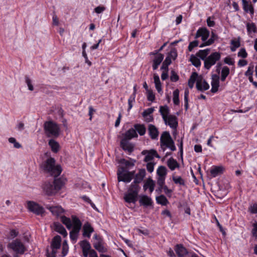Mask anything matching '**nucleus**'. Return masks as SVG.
<instances>
[{
  "instance_id": "1",
  "label": "nucleus",
  "mask_w": 257,
  "mask_h": 257,
  "mask_svg": "<svg viewBox=\"0 0 257 257\" xmlns=\"http://www.w3.org/2000/svg\"><path fill=\"white\" fill-rule=\"evenodd\" d=\"M64 182L61 178L55 179L52 182H45L42 186L43 192L48 196H51L59 191L64 186Z\"/></svg>"
},
{
  "instance_id": "2",
  "label": "nucleus",
  "mask_w": 257,
  "mask_h": 257,
  "mask_svg": "<svg viewBox=\"0 0 257 257\" xmlns=\"http://www.w3.org/2000/svg\"><path fill=\"white\" fill-rule=\"evenodd\" d=\"M44 171L54 177L59 176L62 172L60 165H55V160L53 158H49L42 164Z\"/></svg>"
},
{
  "instance_id": "3",
  "label": "nucleus",
  "mask_w": 257,
  "mask_h": 257,
  "mask_svg": "<svg viewBox=\"0 0 257 257\" xmlns=\"http://www.w3.org/2000/svg\"><path fill=\"white\" fill-rule=\"evenodd\" d=\"M44 130L48 137L57 138L60 135L59 125L52 120L45 121L44 123Z\"/></svg>"
},
{
  "instance_id": "4",
  "label": "nucleus",
  "mask_w": 257,
  "mask_h": 257,
  "mask_svg": "<svg viewBox=\"0 0 257 257\" xmlns=\"http://www.w3.org/2000/svg\"><path fill=\"white\" fill-rule=\"evenodd\" d=\"M140 189L133 186H130L128 191L124 194V200L127 203H135L137 201Z\"/></svg>"
},
{
  "instance_id": "5",
  "label": "nucleus",
  "mask_w": 257,
  "mask_h": 257,
  "mask_svg": "<svg viewBox=\"0 0 257 257\" xmlns=\"http://www.w3.org/2000/svg\"><path fill=\"white\" fill-rule=\"evenodd\" d=\"M220 58L221 54L219 52H215L212 53L204 61V68L207 70H209Z\"/></svg>"
},
{
  "instance_id": "6",
  "label": "nucleus",
  "mask_w": 257,
  "mask_h": 257,
  "mask_svg": "<svg viewBox=\"0 0 257 257\" xmlns=\"http://www.w3.org/2000/svg\"><path fill=\"white\" fill-rule=\"evenodd\" d=\"M27 208L30 212L37 215L43 216L45 213V209L42 206L32 201L27 202Z\"/></svg>"
},
{
  "instance_id": "7",
  "label": "nucleus",
  "mask_w": 257,
  "mask_h": 257,
  "mask_svg": "<svg viewBox=\"0 0 257 257\" xmlns=\"http://www.w3.org/2000/svg\"><path fill=\"white\" fill-rule=\"evenodd\" d=\"M8 247L13 249L16 253L20 254L24 253L26 250L24 244L18 239H16L9 243Z\"/></svg>"
},
{
  "instance_id": "8",
  "label": "nucleus",
  "mask_w": 257,
  "mask_h": 257,
  "mask_svg": "<svg viewBox=\"0 0 257 257\" xmlns=\"http://www.w3.org/2000/svg\"><path fill=\"white\" fill-rule=\"evenodd\" d=\"M117 180L118 182L130 183L132 181V178L127 173V169L124 167H119L117 171Z\"/></svg>"
},
{
  "instance_id": "9",
  "label": "nucleus",
  "mask_w": 257,
  "mask_h": 257,
  "mask_svg": "<svg viewBox=\"0 0 257 257\" xmlns=\"http://www.w3.org/2000/svg\"><path fill=\"white\" fill-rule=\"evenodd\" d=\"M146 176V170L145 169L139 170V172L136 174L134 181L131 183V186L137 187L138 188L141 189L139 184L141 183Z\"/></svg>"
},
{
  "instance_id": "10",
  "label": "nucleus",
  "mask_w": 257,
  "mask_h": 257,
  "mask_svg": "<svg viewBox=\"0 0 257 257\" xmlns=\"http://www.w3.org/2000/svg\"><path fill=\"white\" fill-rule=\"evenodd\" d=\"M209 31L205 27L200 28L197 31L195 38L197 39L201 37L202 41H205L209 36Z\"/></svg>"
},
{
  "instance_id": "11",
  "label": "nucleus",
  "mask_w": 257,
  "mask_h": 257,
  "mask_svg": "<svg viewBox=\"0 0 257 257\" xmlns=\"http://www.w3.org/2000/svg\"><path fill=\"white\" fill-rule=\"evenodd\" d=\"M164 120L166 125H168L173 129H176L178 126L177 117L174 115H169Z\"/></svg>"
},
{
  "instance_id": "12",
  "label": "nucleus",
  "mask_w": 257,
  "mask_h": 257,
  "mask_svg": "<svg viewBox=\"0 0 257 257\" xmlns=\"http://www.w3.org/2000/svg\"><path fill=\"white\" fill-rule=\"evenodd\" d=\"M211 85L212 86L211 91L212 93H216L219 86V76L217 74H213L212 75V80Z\"/></svg>"
},
{
  "instance_id": "13",
  "label": "nucleus",
  "mask_w": 257,
  "mask_h": 257,
  "mask_svg": "<svg viewBox=\"0 0 257 257\" xmlns=\"http://www.w3.org/2000/svg\"><path fill=\"white\" fill-rule=\"evenodd\" d=\"M120 146L124 151H127L130 154L134 150V145L130 143L129 141H126L125 139L121 140Z\"/></svg>"
},
{
  "instance_id": "14",
  "label": "nucleus",
  "mask_w": 257,
  "mask_h": 257,
  "mask_svg": "<svg viewBox=\"0 0 257 257\" xmlns=\"http://www.w3.org/2000/svg\"><path fill=\"white\" fill-rule=\"evenodd\" d=\"M93 231L94 229L91 224L88 222H85L83 226V236L84 237L90 238L91 233Z\"/></svg>"
},
{
  "instance_id": "15",
  "label": "nucleus",
  "mask_w": 257,
  "mask_h": 257,
  "mask_svg": "<svg viewBox=\"0 0 257 257\" xmlns=\"http://www.w3.org/2000/svg\"><path fill=\"white\" fill-rule=\"evenodd\" d=\"M174 249L178 257H184L188 253L187 249L182 244L176 245Z\"/></svg>"
},
{
  "instance_id": "16",
  "label": "nucleus",
  "mask_w": 257,
  "mask_h": 257,
  "mask_svg": "<svg viewBox=\"0 0 257 257\" xmlns=\"http://www.w3.org/2000/svg\"><path fill=\"white\" fill-rule=\"evenodd\" d=\"M196 88L200 91H204L209 88V84L205 80L202 79H198L196 82Z\"/></svg>"
},
{
  "instance_id": "17",
  "label": "nucleus",
  "mask_w": 257,
  "mask_h": 257,
  "mask_svg": "<svg viewBox=\"0 0 257 257\" xmlns=\"http://www.w3.org/2000/svg\"><path fill=\"white\" fill-rule=\"evenodd\" d=\"M149 135L152 140L157 139L159 136V131L157 128L153 124L148 125Z\"/></svg>"
},
{
  "instance_id": "18",
  "label": "nucleus",
  "mask_w": 257,
  "mask_h": 257,
  "mask_svg": "<svg viewBox=\"0 0 257 257\" xmlns=\"http://www.w3.org/2000/svg\"><path fill=\"white\" fill-rule=\"evenodd\" d=\"M138 135L136 130L134 128H131L127 130L123 135V137L122 139H125L126 141H130V140L138 138Z\"/></svg>"
},
{
  "instance_id": "19",
  "label": "nucleus",
  "mask_w": 257,
  "mask_h": 257,
  "mask_svg": "<svg viewBox=\"0 0 257 257\" xmlns=\"http://www.w3.org/2000/svg\"><path fill=\"white\" fill-rule=\"evenodd\" d=\"M54 230L61 234L64 237L67 236V232L64 226L59 222H54L53 224Z\"/></svg>"
},
{
  "instance_id": "20",
  "label": "nucleus",
  "mask_w": 257,
  "mask_h": 257,
  "mask_svg": "<svg viewBox=\"0 0 257 257\" xmlns=\"http://www.w3.org/2000/svg\"><path fill=\"white\" fill-rule=\"evenodd\" d=\"M61 241L62 239L60 235H57L55 236L51 243V248L59 249L61 247Z\"/></svg>"
},
{
  "instance_id": "21",
  "label": "nucleus",
  "mask_w": 257,
  "mask_h": 257,
  "mask_svg": "<svg viewBox=\"0 0 257 257\" xmlns=\"http://www.w3.org/2000/svg\"><path fill=\"white\" fill-rule=\"evenodd\" d=\"M140 205H143L145 207H148L152 205L153 201L152 199L147 195H144L140 196L139 200Z\"/></svg>"
},
{
  "instance_id": "22",
  "label": "nucleus",
  "mask_w": 257,
  "mask_h": 257,
  "mask_svg": "<svg viewBox=\"0 0 257 257\" xmlns=\"http://www.w3.org/2000/svg\"><path fill=\"white\" fill-rule=\"evenodd\" d=\"M154 157L160 158V156L158 154L156 151L154 150H151L146 155L144 161V162H148L153 160Z\"/></svg>"
},
{
  "instance_id": "23",
  "label": "nucleus",
  "mask_w": 257,
  "mask_h": 257,
  "mask_svg": "<svg viewBox=\"0 0 257 257\" xmlns=\"http://www.w3.org/2000/svg\"><path fill=\"white\" fill-rule=\"evenodd\" d=\"M164 57V56L163 54H160L158 56H156L153 61L152 67L154 70L157 69L158 66L163 60Z\"/></svg>"
},
{
  "instance_id": "24",
  "label": "nucleus",
  "mask_w": 257,
  "mask_h": 257,
  "mask_svg": "<svg viewBox=\"0 0 257 257\" xmlns=\"http://www.w3.org/2000/svg\"><path fill=\"white\" fill-rule=\"evenodd\" d=\"M134 127L136 132L138 133L140 136H144L146 133V128L144 124H135L134 125Z\"/></svg>"
},
{
  "instance_id": "25",
  "label": "nucleus",
  "mask_w": 257,
  "mask_h": 257,
  "mask_svg": "<svg viewBox=\"0 0 257 257\" xmlns=\"http://www.w3.org/2000/svg\"><path fill=\"white\" fill-rule=\"evenodd\" d=\"M72 221L73 224V229L79 231L82 226L80 219L77 216L73 215L72 216Z\"/></svg>"
},
{
  "instance_id": "26",
  "label": "nucleus",
  "mask_w": 257,
  "mask_h": 257,
  "mask_svg": "<svg viewBox=\"0 0 257 257\" xmlns=\"http://www.w3.org/2000/svg\"><path fill=\"white\" fill-rule=\"evenodd\" d=\"M155 183L153 180L151 178H148L145 183L143 188L145 191L149 189L150 192H152L154 190Z\"/></svg>"
},
{
  "instance_id": "27",
  "label": "nucleus",
  "mask_w": 257,
  "mask_h": 257,
  "mask_svg": "<svg viewBox=\"0 0 257 257\" xmlns=\"http://www.w3.org/2000/svg\"><path fill=\"white\" fill-rule=\"evenodd\" d=\"M47 208L56 216H59L64 212V209L60 206H50Z\"/></svg>"
},
{
  "instance_id": "28",
  "label": "nucleus",
  "mask_w": 257,
  "mask_h": 257,
  "mask_svg": "<svg viewBox=\"0 0 257 257\" xmlns=\"http://www.w3.org/2000/svg\"><path fill=\"white\" fill-rule=\"evenodd\" d=\"M154 80L155 84V87L159 93H162V84L160 80L159 76L157 74H154Z\"/></svg>"
},
{
  "instance_id": "29",
  "label": "nucleus",
  "mask_w": 257,
  "mask_h": 257,
  "mask_svg": "<svg viewBox=\"0 0 257 257\" xmlns=\"http://www.w3.org/2000/svg\"><path fill=\"white\" fill-rule=\"evenodd\" d=\"M48 144L53 152L57 153L58 152L60 146L57 142L53 139H50L49 141Z\"/></svg>"
},
{
  "instance_id": "30",
  "label": "nucleus",
  "mask_w": 257,
  "mask_h": 257,
  "mask_svg": "<svg viewBox=\"0 0 257 257\" xmlns=\"http://www.w3.org/2000/svg\"><path fill=\"white\" fill-rule=\"evenodd\" d=\"M222 173V167L221 166H213L210 170V174L212 177H216Z\"/></svg>"
},
{
  "instance_id": "31",
  "label": "nucleus",
  "mask_w": 257,
  "mask_h": 257,
  "mask_svg": "<svg viewBox=\"0 0 257 257\" xmlns=\"http://www.w3.org/2000/svg\"><path fill=\"white\" fill-rule=\"evenodd\" d=\"M159 111L162 116L163 120H166L167 117L170 113L169 108L167 105L160 106Z\"/></svg>"
},
{
  "instance_id": "32",
  "label": "nucleus",
  "mask_w": 257,
  "mask_h": 257,
  "mask_svg": "<svg viewBox=\"0 0 257 257\" xmlns=\"http://www.w3.org/2000/svg\"><path fill=\"white\" fill-rule=\"evenodd\" d=\"M167 165L172 171L174 170L176 168L179 167V164L177 161L173 158H170L168 160Z\"/></svg>"
},
{
  "instance_id": "33",
  "label": "nucleus",
  "mask_w": 257,
  "mask_h": 257,
  "mask_svg": "<svg viewBox=\"0 0 257 257\" xmlns=\"http://www.w3.org/2000/svg\"><path fill=\"white\" fill-rule=\"evenodd\" d=\"M131 161H128L125 160V159H121L119 163L120 164L124 165L126 167V169H129L131 167H134L135 166V163L136 162L135 160L131 159Z\"/></svg>"
},
{
  "instance_id": "34",
  "label": "nucleus",
  "mask_w": 257,
  "mask_h": 257,
  "mask_svg": "<svg viewBox=\"0 0 257 257\" xmlns=\"http://www.w3.org/2000/svg\"><path fill=\"white\" fill-rule=\"evenodd\" d=\"M230 72L229 68L227 66H224L221 71V81H224Z\"/></svg>"
},
{
  "instance_id": "35",
  "label": "nucleus",
  "mask_w": 257,
  "mask_h": 257,
  "mask_svg": "<svg viewBox=\"0 0 257 257\" xmlns=\"http://www.w3.org/2000/svg\"><path fill=\"white\" fill-rule=\"evenodd\" d=\"M170 136V133L168 132L165 131L161 135V138H160V143L161 147H163V145L166 143L168 142L170 139H168V137H169Z\"/></svg>"
},
{
  "instance_id": "36",
  "label": "nucleus",
  "mask_w": 257,
  "mask_h": 257,
  "mask_svg": "<svg viewBox=\"0 0 257 257\" xmlns=\"http://www.w3.org/2000/svg\"><path fill=\"white\" fill-rule=\"evenodd\" d=\"M196 56L192 54L190 56V61L192 63V65L195 67L198 68L201 66V61Z\"/></svg>"
},
{
  "instance_id": "37",
  "label": "nucleus",
  "mask_w": 257,
  "mask_h": 257,
  "mask_svg": "<svg viewBox=\"0 0 257 257\" xmlns=\"http://www.w3.org/2000/svg\"><path fill=\"white\" fill-rule=\"evenodd\" d=\"M242 2L243 10L246 13L249 12L251 14H253V7L248 4L246 0H242Z\"/></svg>"
},
{
  "instance_id": "38",
  "label": "nucleus",
  "mask_w": 257,
  "mask_h": 257,
  "mask_svg": "<svg viewBox=\"0 0 257 257\" xmlns=\"http://www.w3.org/2000/svg\"><path fill=\"white\" fill-rule=\"evenodd\" d=\"M168 139H170V140L166 142L164 145L163 146H165L166 147L170 149L172 151H175L176 150V147L174 144V142L172 139L171 136H169L168 137Z\"/></svg>"
},
{
  "instance_id": "39",
  "label": "nucleus",
  "mask_w": 257,
  "mask_h": 257,
  "mask_svg": "<svg viewBox=\"0 0 257 257\" xmlns=\"http://www.w3.org/2000/svg\"><path fill=\"white\" fill-rule=\"evenodd\" d=\"M156 201L158 204L162 205H167L169 203V201L167 198L164 195L156 197Z\"/></svg>"
},
{
  "instance_id": "40",
  "label": "nucleus",
  "mask_w": 257,
  "mask_h": 257,
  "mask_svg": "<svg viewBox=\"0 0 257 257\" xmlns=\"http://www.w3.org/2000/svg\"><path fill=\"white\" fill-rule=\"evenodd\" d=\"M61 221L64 224L66 225V227L68 229H70L72 228V221L69 218H68L65 216H63L61 217Z\"/></svg>"
},
{
  "instance_id": "41",
  "label": "nucleus",
  "mask_w": 257,
  "mask_h": 257,
  "mask_svg": "<svg viewBox=\"0 0 257 257\" xmlns=\"http://www.w3.org/2000/svg\"><path fill=\"white\" fill-rule=\"evenodd\" d=\"M157 174L159 177H165L167 174V169L165 166H160L157 170Z\"/></svg>"
},
{
  "instance_id": "42",
  "label": "nucleus",
  "mask_w": 257,
  "mask_h": 257,
  "mask_svg": "<svg viewBox=\"0 0 257 257\" xmlns=\"http://www.w3.org/2000/svg\"><path fill=\"white\" fill-rule=\"evenodd\" d=\"M172 61L169 57H166L165 60L163 61L161 70L169 71L168 66L171 64Z\"/></svg>"
},
{
  "instance_id": "43",
  "label": "nucleus",
  "mask_w": 257,
  "mask_h": 257,
  "mask_svg": "<svg viewBox=\"0 0 257 257\" xmlns=\"http://www.w3.org/2000/svg\"><path fill=\"white\" fill-rule=\"evenodd\" d=\"M94 247L100 252H105L106 249L102 245L101 242L98 241L97 242L93 243Z\"/></svg>"
},
{
  "instance_id": "44",
  "label": "nucleus",
  "mask_w": 257,
  "mask_h": 257,
  "mask_svg": "<svg viewBox=\"0 0 257 257\" xmlns=\"http://www.w3.org/2000/svg\"><path fill=\"white\" fill-rule=\"evenodd\" d=\"M172 179L174 182L176 184H179L181 186H185V181L180 176H174L172 177Z\"/></svg>"
},
{
  "instance_id": "45",
  "label": "nucleus",
  "mask_w": 257,
  "mask_h": 257,
  "mask_svg": "<svg viewBox=\"0 0 257 257\" xmlns=\"http://www.w3.org/2000/svg\"><path fill=\"white\" fill-rule=\"evenodd\" d=\"M173 100L174 104L177 105H178L180 103V100L179 98V91L178 89H176L173 91Z\"/></svg>"
},
{
  "instance_id": "46",
  "label": "nucleus",
  "mask_w": 257,
  "mask_h": 257,
  "mask_svg": "<svg viewBox=\"0 0 257 257\" xmlns=\"http://www.w3.org/2000/svg\"><path fill=\"white\" fill-rule=\"evenodd\" d=\"M230 44L231 45H232V46L230 47V50L232 52H234L236 49L239 47L240 46L239 40H232L231 41Z\"/></svg>"
},
{
  "instance_id": "47",
  "label": "nucleus",
  "mask_w": 257,
  "mask_h": 257,
  "mask_svg": "<svg viewBox=\"0 0 257 257\" xmlns=\"http://www.w3.org/2000/svg\"><path fill=\"white\" fill-rule=\"evenodd\" d=\"M177 51L175 48H171L170 51L168 53L167 57H169V58L171 60L173 59V60H175L177 57Z\"/></svg>"
},
{
  "instance_id": "48",
  "label": "nucleus",
  "mask_w": 257,
  "mask_h": 257,
  "mask_svg": "<svg viewBox=\"0 0 257 257\" xmlns=\"http://www.w3.org/2000/svg\"><path fill=\"white\" fill-rule=\"evenodd\" d=\"M80 244L82 250H91V245L88 241L84 240L80 242Z\"/></svg>"
},
{
  "instance_id": "49",
  "label": "nucleus",
  "mask_w": 257,
  "mask_h": 257,
  "mask_svg": "<svg viewBox=\"0 0 257 257\" xmlns=\"http://www.w3.org/2000/svg\"><path fill=\"white\" fill-rule=\"evenodd\" d=\"M69 247L67 244V242L65 240L62 244V256H65L67 255L68 252Z\"/></svg>"
},
{
  "instance_id": "50",
  "label": "nucleus",
  "mask_w": 257,
  "mask_h": 257,
  "mask_svg": "<svg viewBox=\"0 0 257 257\" xmlns=\"http://www.w3.org/2000/svg\"><path fill=\"white\" fill-rule=\"evenodd\" d=\"M247 32L250 34L251 32L255 33L256 32L255 25L253 23H247L246 25Z\"/></svg>"
},
{
  "instance_id": "51",
  "label": "nucleus",
  "mask_w": 257,
  "mask_h": 257,
  "mask_svg": "<svg viewBox=\"0 0 257 257\" xmlns=\"http://www.w3.org/2000/svg\"><path fill=\"white\" fill-rule=\"evenodd\" d=\"M79 231H77V230H75L73 229L70 232V237L72 240L76 241L77 236L78 234Z\"/></svg>"
},
{
  "instance_id": "52",
  "label": "nucleus",
  "mask_w": 257,
  "mask_h": 257,
  "mask_svg": "<svg viewBox=\"0 0 257 257\" xmlns=\"http://www.w3.org/2000/svg\"><path fill=\"white\" fill-rule=\"evenodd\" d=\"M9 142L11 144H13L14 147L15 148L19 149L22 147V145L19 143L17 142L16 141V140L14 138H13V137L10 138L9 139Z\"/></svg>"
},
{
  "instance_id": "53",
  "label": "nucleus",
  "mask_w": 257,
  "mask_h": 257,
  "mask_svg": "<svg viewBox=\"0 0 257 257\" xmlns=\"http://www.w3.org/2000/svg\"><path fill=\"white\" fill-rule=\"evenodd\" d=\"M154 108L150 107L147 109H145L142 113V115L144 117H146L149 115H151V114L154 112Z\"/></svg>"
},
{
  "instance_id": "54",
  "label": "nucleus",
  "mask_w": 257,
  "mask_h": 257,
  "mask_svg": "<svg viewBox=\"0 0 257 257\" xmlns=\"http://www.w3.org/2000/svg\"><path fill=\"white\" fill-rule=\"evenodd\" d=\"M207 55H206V53L203 52V50H200L196 54V56L199 57L201 60L205 61V59L207 58Z\"/></svg>"
},
{
  "instance_id": "55",
  "label": "nucleus",
  "mask_w": 257,
  "mask_h": 257,
  "mask_svg": "<svg viewBox=\"0 0 257 257\" xmlns=\"http://www.w3.org/2000/svg\"><path fill=\"white\" fill-rule=\"evenodd\" d=\"M188 95L189 91L188 90H185L184 93V106L186 110H187L188 108Z\"/></svg>"
},
{
  "instance_id": "56",
  "label": "nucleus",
  "mask_w": 257,
  "mask_h": 257,
  "mask_svg": "<svg viewBox=\"0 0 257 257\" xmlns=\"http://www.w3.org/2000/svg\"><path fill=\"white\" fill-rule=\"evenodd\" d=\"M179 79L178 74L174 71L172 70L171 72L170 80L172 82H177Z\"/></svg>"
},
{
  "instance_id": "57",
  "label": "nucleus",
  "mask_w": 257,
  "mask_h": 257,
  "mask_svg": "<svg viewBox=\"0 0 257 257\" xmlns=\"http://www.w3.org/2000/svg\"><path fill=\"white\" fill-rule=\"evenodd\" d=\"M25 82H26V84H27L28 89L31 91H33L34 90V87L32 84L31 80L30 79V78L28 76H25Z\"/></svg>"
},
{
  "instance_id": "58",
  "label": "nucleus",
  "mask_w": 257,
  "mask_h": 257,
  "mask_svg": "<svg viewBox=\"0 0 257 257\" xmlns=\"http://www.w3.org/2000/svg\"><path fill=\"white\" fill-rule=\"evenodd\" d=\"M198 44L199 42L197 40H194L191 42L188 47L189 51L191 52L194 47H197L198 45Z\"/></svg>"
},
{
  "instance_id": "59",
  "label": "nucleus",
  "mask_w": 257,
  "mask_h": 257,
  "mask_svg": "<svg viewBox=\"0 0 257 257\" xmlns=\"http://www.w3.org/2000/svg\"><path fill=\"white\" fill-rule=\"evenodd\" d=\"M238 56L242 58H245L247 56V53L245 48H242L238 53Z\"/></svg>"
},
{
  "instance_id": "60",
  "label": "nucleus",
  "mask_w": 257,
  "mask_h": 257,
  "mask_svg": "<svg viewBox=\"0 0 257 257\" xmlns=\"http://www.w3.org/2000/svg\"><path fill=\"white\" fill-rule=\"evenodd\" d=\"M147 99L149 101L152 102L154 101L155 96L152 90L147 91Z\"/></svg>"
},
{
  "instance_id": "61",
  "label": "nucleus",
  "mask_w": 257,
  "mask_h": 257,
  "mask_svg": "<svg viewBox=\"0 0 257 257\" xmlns=\"http://www.w3.org/2000/svg\"><path fill=\"white\" fill-rule=\"evenodd\" d=\"M252 229L251 233L252 236L257 240V222H255L252 224Z\"/></svg>"
},
{
  "instance_id": "62",
  "label": "nucleus",
  "mask_w": 257,
  "mask_h": 257,
  "mask_svg": "<svg viewBox=\"0 0 257 257\" xmlns=\"http://www.w3.org/2000/svg\"><path fill=\"white\" fill-rule=\"evenodd\" d=\"M57 249H58L52 248V252H51V253L50 254L49 252L48 249H47V250H46V256H47V257H56V253H57Z\"/></svg>"
},
{
  "instance_id": "63",
  "label": "nucleus",
  "mask_w": 257,
  "mask_h": 257,
  "mask_svg": "<svg viewBox=\"0 0 257 257\" xmlns=\"http://www.w3.org/2000/svg\"><path fill=\"white\" fill-rule=\"evenodd\" d=\"M155 164L153 162H148L147 164V169L149 172L152 173L153 172Z\"/></svg>"
},
{
  "instance_id": "64",
  "label": "nucleus",
  "mask_w": 257,
  "mask_h": 257,
  "mask_svg": "<svg viewBox=\"0 0 257 257\" xmlns=\"http://www.w3.org/2000/svg\"><path fill=\"white\" fill-rule=\"evenodd\" d=\"M254 66L252 65H250L247 71L245 72V75L246 76L252 75V73L253 72Z\"/></svg>"
}]
</instances>
